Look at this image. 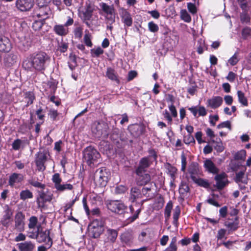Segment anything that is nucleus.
I'll return each instance as SVG.
<instances>
[{"instance_id": "nucleus-1", "label": "nucleus", "mask_w": 251, "mask_h": 251, "mask_svg": "<svg viewBox=\"0 0 251 251\" xmlns=\"http://www.w3.org/2000/svg\"><path fill=\"white\" fill-rule=\"evenodd\" d=\"M50 60V57L44 52H35L29 55L23 61V67L29 71H42L46 69Z\"/></svg>"}, {"instance_id": "nucleus-2", "label": "nucleus", "mask_w": 251, "mask_h": 251, "mask_svg": "<svg viewBox=\"0 0 251 251\" xmlns=\"http://www.w3.org/2000/svg\"><path fill=\"white\" fill-rule=\"evenodd\" d=\"M100 6L104 13L105 23L107 25L106 29L112 31L113 28L112 24L115 22V11L114 6L104 2L100 3Z\"/></svg>"}, {"instance_id": "nucleus-3", "label": "nucleus", "mask_w": 251, "mask_h": 251, "mask_svg": "<svg viewBox=\"0 0 251 251\" xmlns=\"http://www.w3.org/2000/svg\"><path fill=\"white\" fill-rule=\"evenodd\" d=\"M100 157L99 152L92 147H88L84 151V160L90 167L98 163Z\"/></svg>"}, {"instance_id": "nucleus-4", "label": "nucleus", "mask_w": 251, "mask_h": 251, "mask_svg": "<svg viewBox=\"0 0 251 251\" xmlns=\"http://www.w3.org/2000/svg\"><path fill=\"white\" fill-rule=\"evenodd\" d=\"M109 173L105 168L101 167L97 169L94 173V180L97 185L100 187L106 186L108 181Z\"/></svg>"}, {"instance_id": "nucleus-5", "label": "nucleus", "mask_w": 251, "mask_h": 251, "mask_svg": "<svg viewBox=\"0 0 251 251\" xmlns=\"http://www.w3.org/2000/svg\"><path fill=\"white\" fill-rule=\"evenodd\" d=\"M103 230V223L101 220L95 219L88 226L89 234L94 238L100 237Z\"/></svg>"}, {"instance_id": "nucleus-6", "label": "nucleus", "mask_w": 251, "mask_h": 251, "mask_svg": "<svg viewBox=\"0 0 251 251\" xmlns=\"http://www.w3.org/2000/svg\"><path fill=\"white\" fill-rule=\"evenodd\" d=\"M108 126L103 122H97L94 123L92 131L97 137H106L108 134Z\"/></svg>"}, {"instance_id": "nucleus-7", "label": "nucleus", "mask_w": 251, "mask_h": 251, "mask_svg": "<svg viewBox=\"0 0 251 251\" xmlns=\"http://www.w3.org/2000/svg\"><path fill=\"white\" fill-rule=\"evenodd\" d=\"M36 240L39 243H44L45 245L50 248L52 244L51 239L50 236V231L48 230L43 231L38 227L36 231Z\"/></svg>"}, {"instance_id": "nucleus-8", "label": "nucleus", "mask_w": 251, "mask_h": 251, "mask_svg": "<svg viewBox=\"0 0 251 251\" xmlns=\"http://www.w3.org/2000/svg\"><path fill=\"white\" fill-rule=\"evenodd\" d=\"M95 10L94 5L90 3L87 4L84 10L79 13V16L83 23H84L88 27H91V24L89 22L93 15V13Z\"/></svg>"}, {"instance_id": "nucleus-9", "label": "nucleus", "mask_w": 251, "mask_h": 251, "mask_svg": "<svg viewBox=\"0 0 251 251\" xmlns=\"http://www.w3.org/2000/svg\"><path fill=\"white\" fill-rule=\"evenodd\" d=\"M49 153L47 151H40L36 154L35 163L39 171L43 172L46 169L45 163L47 160Z\"/></svg>"}, {"instance_id": "nucleus-10", "label": "nucleus", "mask_w": 251, "mask_h": 251, "mask_svg": "<svg viewBox=\"0 0 251 251\" xmlns=\"http://www.w3.org/2000/svg\"><path fill=\"white\" fill-rule=\"evenodd\" d=\"M107 208L112 212L117 214H122L126 208L125 205L118 201H110L107 202Z\"/></svg>"}, {"instance_id": "nucleus-11", "label": "nucleus", "mask_w": 251, "mask_h": 251, "mask_svg": "<svg viewBox=\"0 0 251 251\" xmlns=\"http://www.w3.org/2000/svg\"><path fill=\"white\" fill-rule=\"evenodd\" d=\"M34 5L33 0H16V6L21 11L29 10Z\"/></svg>"}, {"instance_id": "nucleus-12", "label": "nucleus", "mask_w": 251, "mask_h": 251, "mask_svg": "<svg viewBox=\"0 0 251 251\" xmlns=\"http://www.w3.org/2000/svg\"><path fill=\"white\" fill-rule=\"evenodd\" d=\"M35 14L38 18L42 20H46L51 14V11L47 5L38 6V8L35 10Z\"/></svg>"}, {"instance_id": "nucleus-13", "label": "nucleus", "mask_w": 251, "mask_h": 251, "mask_svg": "<svg viewBox=\"0 0 251 251\" xmlns=\"http://www.w3.org/2000/svg\"><path fill=\"white\" fill-rule=\"evenodd\" d=\"M24 219L25 216L21 212H18L15 216V226L16 229L19 232L24 230Z\"/></svg>"}, {"instance_id": "nucleus-14", "label": "nucleus", "mask_w": 251, "mask_h": 251, "mask_svg": "<svg viewBox=\"0 0 251 251\" xmlns=\"http://www.w3.org/2000/svg\"><path fill=\"white\" fill-rule=\"evenodd\" d=\"M216 181V186L219 189H222L227 184V175L225 173L217 175L215 176Z\"/></svg>"}, {"instance_id": "nucleus-15", "label": "nucleus", "mask_w": 251, "mask_h": 251, "mask_svg": "<svg viewBox=\"0 0 251 251\" xmlns=\"http://www.w3.org/2000/svg\"><path fill=\"white\" fill-rule=\"evenodd\" d=\"M120 15L122 18V22L125 25L127 26H131L132 24V19L130 14L124 8L120 10Z\"/></svg>"}, {"instance_id": "nucleus-16", "label": "nucleus", "mask_w": 251, "mask_h": 251, "mask_svg": "<svg viewBox=\"0 0 251 251\" xmlns=\"http://www.w3.org/2000/svg\"><path fill=\"white\" fill-rule=\"evenodd\" d=\"M13 215V212L8 205L4 206V214L1 219V222L3 226H8L9 221Z\"/></svg>"}, {"instance_id": "nucleus-17", "label": "nucleus", "mask_w": 251, "mask_h": 251, "mask_svg": "<svg viewBox=\"0 0 251 251\" xmlns=\"http://www.w3.org/2000/svg\"><path fill=\"white\" fill-rule=\"evenodd\" d=\"M38 192L39 197L37 198V202L38 207H43L45 202L50 201L51 200V197L47 195L43 190L39 191Z\"/></svg>"}, {"instance_id": "nucleus-18", "label": "nucleus", "mask_w": 251, "mask_h": 251, "mask_svg": "<svg viewBox=\"0 0 251 251\" xmlns=\"http://www.w3.org/2000/svg\"><path fill=\"white\" fill-rule=\"evenodd\" d=\"M137 176L136 177V183L138 185H144L149 183L151 180V176L149 174L145 172H142L140 174H136Z\"/></svg>"}, {"instance_id": "nucleus-19", "label": "nucleus", "mask_w": 251, "mask_h": 251, "mask_svg": "<svg viewBox=\"0 0 251 251\" xmlns=\"http://www.w3.org/2000/svg\"><path fill=\"white\" fill-rule=\"evenodd\" d=\"M150 162L149 157L142 158L139 164V166L135 171L136 174H140L142 172H146V169L150 166Z\"/></svg>"}, {"instance_id": "nucleus-20", "label": "nucleus", "mask_w": 251, "mask_h": 251, "mask_svg": "<svg viewBox=\"0 0 251 251\" xmlns=\"http://www.w3.org/2000/svg\"><path fill=\"white\" fill-rule=\"evenodd\" d=\"M17 246L20 251H33L35 248V244L30 241L18 243Z\"/></svg>"}, {"instance_id": "nucleus-21", "label": "nucleus", "mask_w": 251, "mask_h": 251, "mask_svg": "<svg viewBox=\"0 0 251 251\" xmlns=\"http://www.w3.org/2000/svg\"><path fill=\"white\" fill-rule=\"evenodd\" d=\"M24 180V176L20 174L13 173L9 178L8 183L11 187H14L16 184L21 183Z\"/></svg>"}, {"instance_id": "nucleus-22", "label": "nucleus", "mask_w": 251, "mask_h": 251, "mask_svg": "<svg viewBox=\"0 0 251 251\" xmlns=\"http://www.w3.org/2000/svg\"><path fill=\"white\" fill-rule=\"evenodd\" d=\"M11 48L10 40L6 37H0V51L8 52Z\"/></svg>"}, {"instance_id": "nucleus-23", "label": "nucleus", "mask_w": 251, "mask_h": 251, "mask_svg": "<svg viewBox=\"0 0 251 251\" xmlns=\"http://www.w3.org/2000/svg\"><path fill=\"white\" fill-rule=\"evenodd\" d=\"M133 239L134 237L131 232L126 231L122 233L121 235L122 242L127 246H130L132 244Z\"/></svg>"}, {"instance_id": "nucleus-24", "label": "nucleus", "mask_w": 251, "mask_h": 251, "mask_svg": "<svg viewBox=\"0 0 251 251\" xmlns=\"http://www.w3.org/2000/svg\"><path fill=\"white\" fill-rule=\"evenodd\" d=\"M204 167L210 173L216 174L219 172V169L210 159H207L204 161Z\"/></svg>"}, {"instance_id": "nucleus-25", "label": "nucleus", "mask_w": 251, "mask_h": 251, "mask_svg": "<svg viewBox=\"0 0 251 251\" xmlns=\"http://www.w3.org/2000/svg\"><path fill=\"white\" fill-rule=\"evenodd\" d=\"M105 236L106 239L104 241L105 242L114 243L117 239L118 232L115 229H108L105 233Z\"/></svg>"}, {"instance_id": "nucleus-26", "label": "nucleus", "mask_w": 251, "mask_h": 251, "mask_svg": "<svg viewBox=\"0 0 251 251\" xmlns=\"http://www.w3.org/2000/svg\"><path fill=\"white\" fill-rule=\"evenodd\" d=\"M53 31L58 35L64 36L69 32L68 28L62 25H56L53 27Z\"/></svg>"}, {"instance_id": "nucleus-27", "label": "nucleus", "mask_w": 251, "mask_h": 251, "mask_svg": "<svg viewBox=\"0 0 251 251\" xmlns=\"http://www.w3.org/2000/svg\"><path fill=\"white\" fill-rule=\"evenodd\" d=\"M142 198V194L140 190L137 187H133L130 190L129 201L132 202L137 199Z\"/></svg>"}, {"instance_id": "nucleus-28", "label": "nucleus", "mask_w": 251, "mask_h": 251, "mask_svg": "<svg viewBox=\"0 0 251 251\" xmlns=\"http://www.w3.org/2000/svg\"><path fill=\"white\" fill-rule=\"evenodd\" d=\"M190 173L191 174V178L198 185L204 188H208L209 186V184L207 180H204L202 178H198L194 175V172L190 171Z\"/></svg>"}, {"instance_id": "nucleus-29", "label": "nucleus", "mask_w": 251, "mask_h": 251, "mask_svg": "<svg viewBox=\"0 0 251 251\" xmlns=\"http://www.w3.org/2000/svg\"><path fill=\"white\" fill-rule=\"evenodd\" d=\"M223 102V99L220 96L214 97L208 100V105L212 108L219 107Z\"/></svg>"}, {"instance_id": "nucleus-30", "label": "nucleus", "mask_w": 251, "mask_h": 251, "mask_svg": "<svg viewBox=\"0 0 251 251\" xmlns=\"http://www.w3.org/2000/svg\"><path fill=\"white\" fill-rule=\"evenodd\" d=\"M106 76L111 80L115 81L117 83L119 82V80L115 70L110 67L107 68L106 72Z\"/></svg>"}, {"instance_id": "nucleus-31", "label": "nucleus", "mask_w": 251, "mask_h": 251, "mask_svg": "<svg viewBox=\"0 0 251 251\" xmlns=\"http://www.w3.org/2000/svg\"><path fill=\"white\" fill-rule=\"evenodd\" d=\"M33 197L32 193L28 189L22 190L20 193V198L23 201L26 199H32Z\"/></svg>"}, {"instance_id": "nucleus-32", "label": "nucleus", "mask_w": 251, "mask_h": 251, "mask_svg": "<svg viewBox=\"0 0 251 251\" xmlns=\"http://www.w3.org/2000/svg\"><path fill=\"white\" fill-rule=\"evenodd\" d=\"M28 182L29 184H30L31 185L36 187V188H39L42 189H44L45 187V185L44 184H42L40 183V182L37 181L35 180L34 178H31L30 179L28 180Z\"/></svg>"}, {"instance_id": "nucleus-33", "label": "nucleus", "mask_w": 251, "mask_h": 251, "mask_svg": "<svg viewBox=\"0 0 251 251\" xmlns=\"http://www.w3.org/2000/svg\"><path fill=\"white\" fill-rule=\"evenodd\" d=\"M213 143L214 144V148L218 152H221L224 150V146H223L222 142L219 139L218 141H212Z\"/></svg>"}, {"instance_id": "nucleus-34", "label": "nucleus", "mask_w": 251, "mask_h": 251, "mask_svg": "<svg viewBox=\"0 0 251 251\" xmlns=\"http://www.w3.org/2000/svg\"><path fill=\"white\" fill-rule=\"evenodd\" d=\"M237 96L239 102L244 106H247L248 100L245 97L244 93L241 91H238Z\"/></svg>"}, {"instance_id": "nucleus-35", "label": "nucleus", "mask_w": 251, "mask_h": 251, "mask_svg": "<svg viewBox=\"0 0 251 251\" xmlns=\"http://www.w3.org/2000/svg\"><path fill=\"white\" fill-rule=\"evenodd\" d=\"M176 243V237H173L172 239L171 242L170 243V245L168 246V247L166 248L164 251H176L177 248Z\"/></svg>"}, {"instance_id": "nucleus-36", "label": "nucleus", "mask_w": 251, "mask_h": 251, "mask_svg": "<svg viewBox=\"0 0 251 251\" xmlns=\"http://www.w3.org/2000/svg\"><path fill=\"white\" fill-rule=\"evenodd\" d=\"M25 99L27 102L26 106H28L29 104L32 103L35 99V97L32 92H27L25 94Z\"/></svg>"}, {"instance_id": "nucleus-37", "label": "nucleus", "mask_w": 251, "mask_h": 251, "mask_svg": "<svg viewBox=\"0 0 251 251\" xmlns=\"http://www.w3.org/2000/svg\"><path fill=\"white\" fill-rule=\"evenodd\" d=\"M166 168L168 171V174H169L172 178L174 180L175 179V175L177 171L176 168L169 164L167 165Z\"/></svg>"}, {"instance_id": "nucleus-38", "label": "nucleus", "mask_w": 251, "mask_h": 251, "mask_svg": "<svg viewBox=\"0 0 251 251\" xmlns=\"http://www.w3.org/2000/svg\"><path fill=\"white\" fill-rule=\"evenodd\" d=\"M246 156V151L244 150H240L237 152L234 156V158L235 160H245Z\"/></svg>"}, {"instance_id": "nucleus-39", "label": "nucleus", "mask_w": 251, "mask_h": 251, "mask_svg": "<svg viewBox=\"0 0 251 251\" xmlns=\"http://www.w3.org/2000/svg\"><path fill=\"white\" fill-rule=\"evenodd\" d=\"M244 177V172L240 171L236 174L235 181L237 183L242 182L244 184H247V180L243 179Z\"/></svg>"}, {"instance_id": "nucleus-40", "label": "nucleus", "mask_w": 251, "mask_h": 251, "mask_svg": "<svg viewBox=\"0 0 251 251\" xmlns=\"http://www.w3.org/2000/svg\"><path fill=\"white\" fill-rule=\"evenodd\" d=\"M173 208V203L172 201H169L165 209V216L166 219L170 218L171 216V211Z\"/></svg>"}, {"instance_id": "nucleus-41", "label": "nucleus", "mask_w": 251, "mask_h": 251, "mask_svg": "<svg viewBox=\"0 0 251 251\" xmlns=\"http://www.w3.org/2000/svg\"><path fill=\"white\" fill-rule=\"evenodd\" d=\"M240 58H239V54L235 52L234 55L231 57L228 60V63L231 66H234L239 62Z\"/></svg>"}, {"instance_id": "nucleus-42", "label": "nucleus", "mask_w": 251, "mask_h": 251, "mask_svg": "<svg viewBox=\"0 0 251 251\" xmlns=\"http://www.w3.org/2000/svg\"><path fill=\"white\" fill-rule=\"evenodd\" d=\"M128 188L126 186L123 185H119L117 186L115 189V193L116 194H123L125 193Z\"/></svg>"}, {"instance_id": "nucleus-43", "label": "nucleus", "mask_w": 251, "mask_h": 251, "mask_svg": "<svg viewBox=\"0 0 251 251\" xmlns=\"http://www.w3.org/2000/svg\"><path fill=\"white\" fill-rule=\"evenodd\" d=\"M180 214V208L179 206H177L175 208L173 213V223L176 224Z\"/></svg>"}, {"instance_id": "nucleus-44", "label": "nucleus", "mask_w": 251, "mask_h": 251, "mask_svg": "<svg viewBox=\"0 0 251 251\" xmlns=\"http://www.w3.org/2000/svg\"><path fill=\"white\" fill-rule=\"evenodd\" d=\"M73 185L71 184H58L55 188L57 190L60 191H63L65 190H72L73 189Z\"/></svg>"}, {"instance_id": "nucleus-45", "label": "nucleus", "mask_w": 251, "mask_h": 251, "mask_svg": "<svg viewBox=\"0 0 251 251\" xmlns=\"http://www.w3.org/2000/svg\"><path fill=\"white\" fill-rule=\"evenodd\" d=\"M151 187H144L142 189V196L144 195L147 198H149L151 199L153 197V194L151 193Z\"/></svg>"}, {"instance_id": "nucleus-46", "label": "nucleus", "mask_w": 251, "mask_h": 251, "mask_svg": "<svg viewBox=\"0 0 251 251\" xmlns=\"http://www.w3.org/2000/svg\"><path fill=\"white\" fill-rule=\"evenodd\" d=\"M179 193L182 195H184L188 193L189 191V187L186 183H181L179 189Z\"/></svg>"}, {"instance_id": "nucleus-47", "label": "nucleus", "mask_w": 251, "mask_h": 251, "mask_svg": "<svg viewBox=\"0 0 251 251\" xmlns=\"http://www.w3.org/2000/svg\"><path fill=\"white\" fill-rule=\"evenodd\" d=\"M28 227L30 229L34 228L37 223V218L35 216H32L29 219Z\"/></svg>"}, {"instance_id": "nucleus-48", "label": "nucleus", "mask_w": 251, "mask_h": 251, "mask_svg": "<svg viewBox=\"0 0 251 251\" xmlns=\"http://www.w3.org/2000/svg\"><path fill=\"white\" fill-rule=\"evenodd\" d=\"M148 27L149 30L152 32H156L159 29L157 25L153 22H150L148 23Z\"/></svg>"}, {"instance_id": "nucleus-49", "label": "nucleus", "mask_w": 251, "mask_h": 251, "mask_svg": "<svg viewBox=\"0 0 251 251\" xmlns=\"http://www.w3.org/2000/svg\"><path fill=\"white\" fill-rule=\"evenodd\" d=\"M240 20L242 23L249 24L250 22L251 18L247 13H242L240 15Z\"/></svg>"}, {"instance_id": "nucleus-50", "label": "nucleus", "mask_w": 251, "mask_h": 251, "mask_svg": "<svg viewBox=\"0 0 251 251\" xmlns=\"http://www.w3.org/2000/svg\"><path fill=\"white\" fill-rule=\"evenodd\" d=\"M181 16L182 19L186 22L189 23L191 21V16L186 10H182L181 11Z\"/></svg>"}, {"instance_id": "nucleus-51", "label": "nucleus", "mask_w": 251, "mask_h": 251, "mask_svg": "<svg viewBox=\"0 0 251 251\" xmlns=\"http://www.w3.org/2000/svg\"><path fill=\"white\" fill-rule=\"evenodd\" d=\"M68 45L67 43L61 42L58 44V50L61 52H65L67 51Z\"/></svg>"}, {"instance_id": "nucleus-52", "label": "nucleus", "mask_w": 251, "mask_h": 251, "mask_svg": "<svg viewBox=\"0 0 251 251\" xmlns=\"http://www.w3.org/2000/svg\"><path fill=\"white\" fill-rule=\"evenodd\" d=\"M83 28L81 26H78L74 29V34L76 38H80L82 35Z\"/></svg>"}, {"instance_id": "nucleus-53", "label": "nucleus", "mask_w": 251, "mask_h": 251, "mask_svg": "<svg viewBox=\"0 0 251 251\" xmlns=\"http://www.w3.org/2000/svg\"><path fill=\"white\" fill-rule=\"evenodd\" d=\"M84 41L85 44L89 47H92L91 35L89 33H86L84 36Z\"/></svg>"}, {"instance_id": "nucleus-54", "label": "nucleus", "mask_w": 251, "mask_h": 251, "mask_svg": "<svg viewBox=\"0 0 251 251\" xmlns=\"http://www.w3.org/2000/svg\"><path fill=\"white\" fill-rule=\"evenodd\" d=\"M184 142L186 144H190L191 143H195V140L194 138L191 134H188L184 138Z\"/></svg>"}, {"instance_id": "nucleus-55", "label": "nucleus", "mask_w": 251, "mask_h": 251, "mask_svg": "<svg viewBox=\"0 0 251 251\" xmlns=\"http://www.w3.org/2000/svg\"><path fill=\"white\" fill-rule=\"evenodd\" d=\"M52 181L54 183L55 187H56V186H58V184H60L61 182V179L59 175L58 174H55L52 176Z\"/></svg>"}, {"instance_id": "nucleus-56", "label": "nucleus", "mask_w": 251, "mask_h": 251, "mask_svg": "<svg viewBox=\"0 0 251 251\" xmlns=\"http://www.w3.org/2000/svg\"><path fill=\"white\" fill-rule=\"evenodd\" d=\"M187 8L189 12L192 14H194L197 13V8L194 4L191 2L188 3Z\"/></svg>"}, {"instance_id": "nucleus-57", "label": "nucleus", "mask_w": 251, "mask_h": 251, "mask_svg": "<svg viewBox=\"0 0 251 251\" xmlns=\"http://www.w3.org/2000/svg\"><path fill=\"white\" fill-rule=\"evenodd\" d=\"M238 222H229L226 224V226L231 230H235L238 228Z\"/></svg>"}, {"instance_id": "nucleus-58", "label": "nucleus", "mask_w": 251, "mask_h": 251, "mask_svg": "<svg viewBox=\"0 0 251 251\" xmlns=\"http://www.w3.org/2000/svg\"><path fill=\"white\" fill-rule=\"evenodd\" d=\"M226 230L225 229H220L218 231L217 238L218 240H222L226 235Z\"/></svg>"}, {"instance_id": "nucleus-59", "label": "nucleus", "mask_w": 251, "mask_h": 251, "mask_svg": "<svg viewBox=\"0 0 251 251\" xmlns=\"http://www.w3.org/2000/svg\"><path fill=\"white\" fill-rule=\"evenodd\" d=\"M242 36L244 38H247L248 36L251 35V28L246 27L242 30Z\"/></svg>"}, {"instance_id": "nucleus-60", "label": "nucleus", "mask_w": 251, "mask_h": 251, "mask_svg": "<svg viewBox=\"0 0 251 251\" xmlns=\"http://www.w3.org/2000/svg\"><path fill=\"white\" fill-rule=\"evenodd\" d=\"M92 52L95 56L98 57L103 53V50L101 48L99 47L92 50Z\"/></svg>"}, {"instance_id": "nucleus-61", "label": "nucleus", "mask_w": 251, "mask_h": 251, "mask_svg": "<svg viewBox=\"0 0 251 251\" xmlns=\"http://www.w3.org/2000/svg\"><path fill=\"white\" fill-rule=\"evenodd\" d=\"M22 143V141L20 139H16L15 140L14 142L12 143V148L14 150H18L21 146Z\"/></svg>"}, {"instance_id": "nucleus-62", "label": "nucleus", "mask_w": 251, "mask_h": 251, "mask_svg": "<svg viewBox=\"0 0 251 251\" xmlns=\"http://www.w3.org/2000/svg\"><path fill=\"white\" fill-rule=\"evenodd\" d=\"M49 115L50 116V118L52 119L53 121H55L56 117L58 115V113L57 110L51 109L49 111Z\"/></svg>"}, {"instance_id": "nucleus-63", "label": "nucleus", "mask_w": 251, "mask_h": 251, "mask_svg": "<svg viewBox=\"0 0 251 251\" xmlns=\"http://www.w3.org/2000/svg\"><path fill=\"white\" fill-rule=\"evenodd\" d=\"M227 213V207L226 206H225L222 207L219 210V214L220 216L223 218H225Z\"/></svg>"}, {"instance_id": "nucleus-64", "label": "nucleus", "mask_w": 251, "mask_h": 251, "mask_svg": "<svg viewBox=\"0 0 251 251\" xmlns=\"http://www.w3.org/2000/svg\"><path fill=\"white\" fill-rule=\"evenodd\" d=\"M16 59V56L12 54H9L7 55L5 58V60L7 62H8L9 64L13 63Z\"/></svg>"}]
</instances>
